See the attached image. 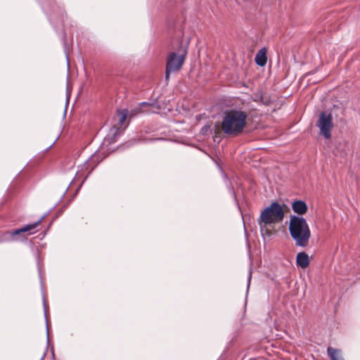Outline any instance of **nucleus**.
I'll return each instance as SVG.
<instances>
[{
    "instance_id": "f257e3e1",
    "label": "nucleus",
    "mask_w": 360,
    "mask_h": 360,
    "mask_svg": "<svg viewBox=\"0 0 360 360\" xmlns=\"http://www.w3.org/2000/svg\"><path fill=\"white\" fill-rule=\"evenodd\" d=\"M247 122V115L238 110H230L224 112L221 122V129L224 134L236 137L240 135Z\"/></svg>"
},
{
    "instance_id": "0eeeda50",
    "label": "nucleus",
    "mask_w": 360,
    "mask_h": 360,
    "mask_svg": "<svg viewBox=\"0 0 360 360\" xmlns=\"http://www.w3.org/2000/svg\"><path fill=\"white\" fill-rule=\"evenodd\" d=\"M292 209L295 213L302 216L307 212L308 207L304 201L298 200L292 203Z\"/></svg>"
},
{
    "instance_id": "423d86ee",
    "label": "nucleus",
    "mask_w": 360,
    "mask_h": 360,
    "mask_svg": "<svg viewBox=\"0 0 360 360\" xmlns=\"http://www.w3.org/2000/svg\"><path fill=\"white\" fill-rule=\"evenodd\" d=\"M316 126L320 129V134L326 139L331 138V131L333 127V117L330 112L322 111L319 114Z\"/></svg>"
},
{
    "instance_id": "f03ea898",
    "label": "nucleus",
    "mask_w": 360,
    "mask_h": 360,
    "mask_svg": "<svg viewBox=\"0 0 360 360\" xmlns=\"http://www.w3.org/2000/svg\"><path fill=\"white\" fill-rule=\"evenodd\" d=\"M289 232L297 247L306 248L309 242L311 231L307 220L300 216L291 215Z\"/></svg>"
},
{
    "instance_id": "20e7f679",
    "label": "nucleus",
    "mask_w": 360,
    "mask_h": 360,
    "mask_svg": "<svg viewBox=\"0 0 360 360\" xmlns=\"http://www.w3.org/2000/svg\"><path fill=\"white\" fill-rule=\"evenodd\" d=\"M44 218V217H42L37 221L27 224L20 229L6 231L5 233L6 238L12 241L24 240L27 239V236L37 231V227L40 225Z\"/></svg>"
},
{
    "instance_id": "39448f33",
    "label": "nucleus",
    "mask_w": 360,
    "mask_h": 360,
    "mask_svg": "<svg viewBox=\"0 0 360 360\" xmlns=\"http://www.w3.org/2000/svg\"><path fill=\"white\" fill-rule=\"evenodd\" d=\"M186 52L181 54L175 52H170L167 55L165 68V80L168 81L170 75L173 72L179 71L185 62Z\"/></svg>"
},
{
    "instance_id": "6e6552de",
    "label": "nucleus",
    "mask_w": 360,
    "mask_h": 360,
    "mask_svg": "<svg viewBox=\"0 0 360 360\" xmlns=\"http://www.w3.org/2000/svg\"><path fill=\"white\" fill-rule=\"evenodd\" d=\"M296 264L302 269H306L309 264V257L305 252H300L296 256Z\"/></svg>"
},
{
    "instance_id": "4468645a",
    "label": "nucleus",
    "mask_w": 360,
    "mask_h": 360,
    "mask_svg": "<svg viewBox=\"0 0 360 360\" xmlns=\"http://www.w3.org/2000/svg\"><path fill=\"white\" fill-rule=\"evenodd\" d=\"M250 280H251V273H250L249 282L250 281Z\"/></svg>"
},
{
    "instance_id": "1a4fd4ad",
    "label": "nucleus",
    "mask_w": 360,
    "mask_h": 360,
    "mask_svg": "<svg viewBox=\"0 0 360 360\" xmlns=\"http://www.w3.org/2000/svg\"><path fill=\"white\" fill-rule=\"evenodd\" d=\"M266 52L267 49L266 47L262 48L257 53L255 61V63L260 66L263 67L266 64L267 62V56H266Z\"/></svg>"
},
{
    "instance_id": "9d476101",
    "label": "nucleus",
    "mask_w": 360,
    "mask_h": 360,
    "mask_svg": "<svg viewBox=\"0 0 360 360\" xmlns=\"http://www.w3.org/2000/svg\"><path fill=\"white\" fill-rule=\"evenodd\" d=\"M327 352L331 360H343L339 349L328 347L327 349Z\"/></svg>"
},
{
    "instance_id": "9b49d317",
    "label": "nucleus",
    "mask_w": 360,
    "mask_h": 360,
    "mask_svg": "<svg viewBox=\"0 0 360 360\" xmlns=\"http://www.w3.org/2000/svg\"><path fill=\"white\" fill-rule=\"evenodd\" d=\"M122 130L120 129V127L113 126L110 129V134L108 135L106 139L110 140L111 142H114L116 140V137L122 133Z\"/></svg>"
},
{
    "instance_id": "f8f14e48",
    "label": "nucleus",
    "mask_w": 360,
    "mask_h": 360,
    "mask_svg": "<svg viewBox=\"0 0 360 360\" xmlns=\"http://www.w3.org/2000/svg\"><path fill=\"white\" fill-rule=\"evenodd\" d=\"M127 115H128V111L126 109L117 110V115L119 117L118 124H119L120 127H122L124 124V123L127 119Z\"/></svg>"
},
{
    "instance_id": "ddd939ff",
    "label": "nucleus",
    "mask_w": 360,
    "mask_h": 360,
    "mask_svg": "<svg viewBox=\"0 0 360 360\" xmlns=\"http://www.w3.org/2000/svg\"><path fill=\"white\" fill-rule=\"evenodd\" d=\"M151 104L147 102H143L140 104V105L135 110L138 113L139 112H146L148 110H143V107H150Z\"/></svg>"
},
{
    "instance_id": "7ed1b4c3",
    "label": "nucleus",
    "mask_w": 360,
    "mask_h": 360,
    "mask_svg": "<svg viewBox=\"0 0 360 360\" xmlns=\"http://www.w3.org/2000/svg\"><path fill=\"white\" fill-rule=\"evenodd\" d=\"M284 217L283 207L278 202H273L266 207L261 213L258 219L259 224L264 225L277 224L281 222Z\"/></svg>"
}]
</instances>
